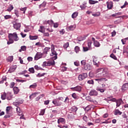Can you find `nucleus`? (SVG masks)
Wrapping results in <instances>:
<instances>
[{
	"instance_id": "f257e3e1",
	"label": "nucleus",
	"mask_w": 128,
	"mask_h": 128,
	"mask_svg": "<svg viewBox=\"0 0 128 128\" xmlns=\"http://www.w3.org/2000/svg\"><path fill=\"white\" fill-rule=\"evenodd\" d=\"M50 56H52V60H56L58 58V54L54 50V46L52 45L51 54H50Z\"/></svg>"
},
{
	"instance_id": "f03ea898",
	"label": "nucleus",
	"mask_w": 128,
	"mask_h": 128,
	"mask_svg": "<svg viewBox=\"0 0 128 128\" xmlns=\"http://www.w3.org/2000/svg\"><path fill=\"white\" fill-rule=\"evenodd\" d=\"M46 57V54H44V53H42L40 52H38L34 56V60H40V58H44Z\"/></svg>"
},
{
	"instance_id": "7ed1b4c3",
	"label": "nucleus",
	"mask_w": 128,
	"mask_h": 128,
	"mask_svg": "<svg viewBox=\"0 0 128 128\" xmlns=\"http://www.w3.org/2000/svg\"><path fill=\"white\" fill-rule=\"evenodd\" d=\"M8 38H10L13 39L15 42H18V34H16V32H14L13 34H8Z\"/></svg>"
},
{
	"instance_id": "20e7f679",
	"label": "nucleus",
	"mask_w": 128,
	"mask_h": 128,
	"mask_svg": "<svg viewBox=\"0 0 128 128\" xmlns=\"http://www.w3.org/2000/svg\"><path fill=\"white\" fill-rule=\"evenodd\" d=\"M102 72V74L104 75V76H107L108 74V70L106 68L98 70V72Z\"/></svg>"
},
{
	"instance_id": "39448f33",
	"label": "nucleus",
	"mask_w": 128,
	"mask_h": 128,
	"mask_svg": "<svg viewBox=\"0 0 128 128\" xmlns=\"http://www.w3.org/2000/svg\"><path fill=\"white\" fill-rule=\"evenodd\" d=\"M52 102L56 106H60L61 104H62V102L58 99H54Z\"/></svg>"
},
{
	"instance_id": "423d86ee",
	"label": "nucleus",
	"mask_w": 128,
	"mask_h": 128,
	"mask_svg": "<svg viewBox=\"0 0 128 128\" xmlns=\"http://www.w3.org/2000/svg\"><path fill=\"white\" fill-rule=\"evenodd\" d=\"M22 104H24V100L19 98L16 100V102L13 103V104L16 106H20Z\"/></svg>"
},
{
	"instance_id": "0eeeda50",
	"label": "nucleus",
	"mask_w": 128,
	"mask_h": 128,
	"mask_svg": "<svg viewBox=\"0 0 128 128\" xmlns=\"http://www.w3.org/2000/svg\"><path fill=\"white\" fill-rule=\"evenodd\" d=\"M88 78V74L87 73H84L82 74H80L78 76V78L79 80H84V78Z\"/></svg>"
},
{
	"instance_id": "6e6552de",
	"label": "nucleus",
	"mask_w": 128,
	"mask_h": 128,
	"mask_svg": "<svg viewBox=\"0 0 128 128\" xmlns=\"http://www.w3.org/2000/svg\"><path fill=\"white\" fill-rule=\"evenodd\" d=\"M70 90L74 92H82V86H78L74 88H71Z\"/></svg>"
},
{
	"instance_id": "1a4fd4ad",
	"label": "nucleus",
	"mask_w": 128,
	"mask_h": 128,
	"mask_svg": "<svg viewBox=\"0 0 128 128\" xmlns=\"http://www.w3.org/2000/svg\"><path fill=\"white\" fill-rule=\"evenodd\" d=\"M98 92L94 90H91L89 92V96H98Z\"/></svg>"
},
{
	"instance_id": "9d476101",
	"label": "nucleus",
	"mask_w": 128,
	"mask_h": 128,
	"mask_svg": "<svg viewBox=\"0 0 128 128\" xmlns=\"http://www.w3.org/2000/svg\"><path fill=\"white\" fill-rule=\"evenodd\" d=\"M86 100H88V102H93V104H98V102H96V100H92V98L90 97V96H86Z\"/></svg>"
},
{
	"instance_id": "9b49d317",
	"label": "nucleus",
	"mask_w": 128,
	"mask_h": 128,
	"mask_svg": "<svg viewBox=\"0 0 128 128\" xmlns=\"http://www.w3.org/2000/svg\"><path fill=\"white\" fill-rule=\"evenodd\" d=\"M92 42H94V44L96 48L100 47V42L96 40V39L94 37L92 38Z\"/></svg>"
},
{
	"instance_id": "f8f14e48",
	"label": "nucleus",
	"mask_w": 128,
	"mask_h": 128,
	"mask_svg": "<svg viewBox=\"0 0 128 128\" xmlns=\"http://www.w3.org/2000/svg\"><path fill=\"white\" fill-rule=\"evenodd\" d=\"M76 110H78V107L76 106H72L70 109H69L70 112H74L76 114Z\"/></svg>"
},
{
	"instance_id": "ddd939ff",
	"label": "nucleus",
	"mask_w": 128,
	"mask_h": 128,
	"mask_svg": "<svg viewBox=\"0 0 128 128\" xmlns=\"http://www.w3.org/2000/svg\"><path fill=\"white\" fill-rule=\"evenodd\" d=\"M56 63L54 62V60H50L47 62V66H54Z\"/></svg>"
},
{
	"instance_id": "4468645a",
	"label": "nucleus",
	"mask_w": 128,
	"mask_h": 128,
	"mask_svg": "<svg viewBox=\"0 0 128 128\" xmlns=\"http://www.w3.org/2000/svg\"><path fill=\"white\" fill-rule=\"evenodd\" d=\"M93 64L94 66H98L99 62L98 60V58H96V56L93 57Z\"/></svg>"
},
{
	"instance_id": "2eb2a0df",
	"label": "nucleus",
	"mask_w": 128,
	"mask_h": 128,
	"mask_svg": "<svg viewBox=\"0 0 128 128\" xmlns=\"http://www.w3.org/2000/svg\"><path fill=\"white\" fill-rule=\"evenodd\" d=\"M106 4L107 8L108 10H112V8L114 6V3L112 2H107Z\"/></svg>"
},
{
	"instance_id": "dca6fc26",
	"label": "nucleus",
	"mask_w": 128,
	"mask_h": 128,
	"mask_svg": "<svg viewBox=\"0 0 128 128\" xmlns=\"http://www.w3.org/2000/svg\"><path fill=\"white\" fill-rule=\"evenodd\" d=\"M13 26L15 30H20V28L21 24L20 23L16 22L14 24Z\"/></svg>"
},
{
	"instance_id": "f3484780",
	"label": "nucleus",
	"mask_w": 128,
	"mask_h": 128,
	"mask_svg": "<svg viewBox=\"0 0 128 128\" xmlns=\"http://www.w3.org/2000/svg\"><path fill=\"white\" fill-rule=\"evenodd\" d=\"M128 88V83L124 84L122 88V92H126Z\"/></svg>"
},
{
	"instance_id": "a211bd4d",
	"label": "nucleus",
	"mask_w": 128,
	"mask_h": 128,
	"mask_svg": "<svg viewBox=\"0 0 128 128\" xmlns=\"http://www.w3.org/2000/svg\"><path fill=\"white\" fill-rule=\"evenodd\" d=\"M38 94H40V93L38 92H35L33 94H32L30 96V100H32V98H34Z\"/></svg>"
},
{
	"instance_id": "6ab92c4d",
	"label": "nucleus",
	"mask_w": 128,
	"mask_h": 128,
	"mask_svg": "<svg viewBox=\"0 0 128 128\" xmlns=\"http://www.w3.org/2000/svg\"><path fill=\"white\" fill-rule=\"evenodd\" d=\"M122 102H124L122 98H119L118 100H116V106H120Z\"/></svg>"
},
{
	"instance_id": "aec40b11",
	"label": "nucleus",
	"mask_w": 128,
	"mask_h": 128,
	"mask_svg": "<svg viewBox=\"0 0 128 128\" xmlns=\"http://www.w3.org/2000/svg\"><path fill=\"white\" fill-rule=\"evenodd\" d=\"M95 80H96V82H98V84H100V82H106L108 80L106 79V78H103L95 79Z\"/></svg>"
},
{
	"instance_id": "412c9836",
	"label": "nucleus",
	"mask_w": 128,
	"mask_h": 128,
	"mask_svg": "<svg viewBox=\"0 0 128 128\" xmlns=\"http://www.w3.org/2000/svg\"><path fill=\"white\" fill-rule=\"evenodd\" d=\"M12 98V92H7L6 100H10Z\"/></svg>"
},
{
	"instance_id": "4be33fe9",
	"label": "nucleus",
	"mask_w": 128,
	"mask_h": 128,
	"mask_svg": "<svg viewBox=\"0 0 128 128\" xmlns=\"http://www.w3.org/2000/svg\"><path fill=\"white\" fill-rule=\"evenodd\" d=\"M122 112H120L118 110H116L114 111V116H120V115H122Z\"/></svg>"
},
{
	"instance_id": "5701e85b",
	"label": "nucleus",
	"mask_w": 128,
	"mask_h": 128,
	"mask_svg": "<svg viewBox=\"0 0 128 128\" xmlns=\"http://www.w3.org/2000/svg\"><path fill=\"white\" fill-rule=\"evenodd\" d=\"M66 120L64 118H60L58 120V124H65Z\"/></svg>"
},
{
	"instance_id": "b1692460",
	"label": "nucleus",
	"mask_w": 128,
	"mask_h": 128,
	"mask_svg": "<svg viewBox=\"0 0 128 128\" xmlns=\"http://www.w3.org/2000/svg\"><path fill=\"white\" fill-rule=\"evenodd\" d=\"M50 48H48V47H46L44 48V52L43 54H48V52H50Z\"/></svg>"
},
{
	"instance_id": "393cba45",
	"label": "nucleus",
	"mask_w": 128,
	"mask_h": 128,
	"mask_svg": "<svg viewBox=\"0 0 128 128\" xmlns=\"http://www.w3.org/2000/svg\"><path fill=\"white\" fill-rule=\"evenodd\" d=\"M16 66H11L8 72H14V70H16Z\"/></svg>"
},
{
	"instance_id": "a878e982",
	"label": "nucleus",
	"mask_w": 128,
	"mask_h": 128,
	"mask_svg": "<svg viewBox=\"0 0 128 128\" xmlns=\"http://www.w3.org/2000/svg\"><path fill=\"white\" fill-rule=\"evenodd\" d=\"M14 94H18L20 92V89L16 86H15L13 88Z\"/></svg>"
},
{
	"instance_id": "bb28decb",
	"label": "nucleus",
	"mask_w": 128,
	"mask_h": 128,
	"mask_svg": "<svg viewBox=\"0 0 128 128\" xmlns=\"http://www.w3.org/2000/svg\"><path fill=\"white\" fill-rule=\"evenodd\" d=\"M80 8L81 10H86V2H84L82 5L80 6Z\"/></svg>"
},
{
	"instance_id": "cd10ccee",
	"label": "nucleus",
	"mask_w": 128,
	"mask_h": 128,
	"mask_svg": "<svg viewBox=\"0 0 128 128\" xmlns=\"http://www.w3.org/2000/svg\"><path fill=\"white\" fill-rule=\"evenodd\" d=\"M76 25H71L67 28V30H74L76 28Z\"/></svg>"
},
{
	"instance_id": "c85d7f7f",
	"label": "nucleus",
	"mask_w": 128,
	"mask_h": 128,
	"mask_svg": "<svg viewBox=\"0 0 128 128\" xmlns=\"http://www.w3.org/2000/svg\"><path fill=\"white\" fill-rule=\"evenodd\" d=\"M16 110L19 116H22V110H20V107H17Z\"/></svg>"
},
{
	"instance_id": "c756f323",
	"label": "nucleus",
	"mask_w": 128,
	"mask_h": 128,
	"mask_svg": "<svg viewBox=\"0 0 128 128\" xmlns=\"http://www.w3.org/2000/svg\"><path fill=\"white\" fill-rule=\"evenodd\" d=\"M45 30L46 28H44V26H40V29L38 30V32H42V34H44Z\"/></svg>"
},
{
	"instance_id": "7c9ffc66",
	"label": "nucleus",
	"mask_w": 128,
	"mask_h": 128,
	"mask_svg": "<svg viewBox=\"0 0 128 128\" xmlns=\"http://www.w3.org/2000/svg\"><path fill=\"white\" fill-rule=\"evenodd\" d=\"M22 50H23V52L26 50V46H21L20 49L19 50V52H22Z\"/></svg>"
},
{
	"instance_id": "2f4dec72",
	"label": "nucleus",
	"mask_w": 128,
	"mask_h": 128,
	"mask_svg": "<svg viewBox=\"0 0 128 128\" xmlns=\"http://www.w3.org/2000/svg\"><path fill=\"white\" fill-rule=\"evenodd\" d=\"M96 78H103V76H104V74H103L102 71H101L96 74Z\"/></svg>"
},
{
	"instance_id": "473e14b6",
	"label": "nucleus",
	"mask_w": 128,
	"mask_h": 128,
	"mask_svg": "<svg viewBox=\"0 0 128 128\" xmlns=\"http://www.w3.org/2000/svg\"><path fill=\"white\" fill-rule=\"evenodd\" d=\"M78 12H74L72 15V18H76L78 16Z\"/></svg>"
},
{
	"instance_id": "72a5a7b5",
	"label": "nucleus",
	"mask_w": 128,
	"mask_h": 128,
	"mask_svg": "<svg viewBox=\"0 0 128 128\" xmlns=\"http://www.w3.org/2000/svg\"><path fill=\"white\" fill-rule=\"evenodd\" d=\"M7 98V94L6 92H4L2 94L1 96V98L2 100H4Z\"/></svg>"
},
{
	"instance_id": "f704fd0d",
	"label": "nucleus",
	"mask_w": 128,
	"mask_h": 128,
	"mask_svg": "<svg viewBox=\"0 0 128 128\" xmlns=\"http://www.w3.org/2000/svg\"><path fill=\"white\" fill-rule=\"evenodd\" d=\"M98 2L96 0H89V4H98Z\"/></svg>"
},
{
	"instance_id": "c9c22d12",
	"label": "nucleus",
	"mask_w": 128,
	"mask_h": 128,
	"mask_svg": "<svg viewBox=\"0 0 128 128\" xmlns=\"http://www.w3.org/2000/svg\"><path fill=\"white\" fill-rule=\"evenodd\" d=\"M9 40L7 42L8 44H14V40L11 38L10 37H8Z\"/></svg>"
},
{
	"instance_id": "e433bc0d",
	"label": "nucleus",
	"mask_w": 128,
	"mask_h": 128,
	"mask_svg": "<svg viewBox=\"0 0 128 128\" xmlns=\"http://www.w3.org/2000/svg\"><path fill=\"white\" fill-rule=\"evenodd\" d=\"M38 36H30V40H38Z\"/></svg>"
},
{
	"instance_id": "4c0bfd02",
	"label": "nucleus",
	"mask_w": 128,
	"mask_h": 128,
	"mask_svg": "<svg viewBox=\"0 0 128 128\" xmlns=\"http://www.w3.org/2000/svg\"><path fill=\"white\" fill-rule=\"evenodd\" d=\"M46 6V2H43L42 4L39 5V8H45Z\"/></svg>"
},
{
	"instance_id": "58836bf2",
	"label": "nucleus",
	"mask_w": 128,
	"mask_h": 128,
	"mask_svg": "<svg viewBox=\"0 0 128 128\" xmlns=\"http://www.w3.org/2000/svg\"><path fill=\"white\" fill-rule=\"evenodd\" d=\"M34 68L35 70H44V69H43L42 68H41L40 66H38V65H36L34 66Z\"/></svg>"
},
{
	"instance_id": "ea45409f",
	"label": "nucleus",
	"mask_w": 128,
	"mask_h": 128,
	"mask_svg": "<svg viewBox=\"0 0 128 128\" xmlns=\"http://www.w3.org/2000/svg\"><path fill=\"white\" fill-rule=\"evenodd\" d=\"M92 16H95L96 18L98 16H100V12H96L94 14H92Z\"/></svg>"
},
{
	"instance_id": "a19ab883",
	"label": "nucleus",
	"mask_w": 128,
	"mask_h": 128,
	"mask_svg": "<svg viewBox=\"0 0 128 128\" xmlns=\"http://www.w3.org/2000/svg\"><path fill=\"white\" fill-rule=\"evenodd\" d=\"M84 69L86 70H90V65L86 64L84 66Z\"/></svg>"
},
{
	"instance_id": "79ce46f5",
	"label": "nucleus",
	"mask_w": 128,
	"mask_h": 128,
	"mask_svg": "<svg viewBox=\"0 0 128 128\" xmlns=\"http://www.w3.org/2000/svg\"><path fill=\"white\" fill-rule=\"evenodd\" d=\"M14 10V6L12 5H10V6L7 9V12H12Z\"/></svg>"
},
{
	"instance_id": "37998d69",
	"label": "nucleus",
	"mask_w": 128,
	"mask_h": 128,
	"mask_svg": "<svg viewBox=\"0 0 128 128\" xmlns=\"http://www.w3.org/2000/svg\"><path fill=\"white\" fill-rule=\"evenodd\" d=\"M87 84H94V80H90L87 81Z\"/></svg>"
},
{
	"instance_id": "c03bdc74",
	"label": "nucleus",
	"mask_w": 128,
	"mask_h": 128,
	"mask_svg": "<svg viewBox=\"0 0 128 128\" xmlns=\"http://www.w3.org/2000/svg\"><path fill=\"white\" fill-rule=\"evenodd\" d=\"M36 83H34L30 86V88H36Z\"/></svg>"
},
{
	"instance_id": "a18cd8bd",
	"label": "nucleus",
	"mask_w": 128,
	"mask_h": 128,
	"mask_svg": "<svg viewBox=\"0 0 128 128\" xmlns=\"http://www.w3.org/2000/svg\"><path fill=\"white\" fill-rule=\"evenodd\" d=\"M74 50L76 52V53L78 54V52H80V50L78 46H76L74 48Z\"/></svg>"
},
{
	"instance_id": "49530a36",
	"label": "nucleus",
	"mask_w": 128,
	"mask_h": 128,
	"mask_svg": "<svg viewBox=\"0 0 128 128\" xmlns=\"http://www.w3.org/2000/svg\"><path fill=\"white\" fill-rule=\"evenodd\" d=\"M8 60L10 62H12L14 60V56H10L9 57H8Z\"/></svg>"
},
{
	"instance_id": "de8ad7c7",
	"label": "nucleus",
	"mask_w": 128,
	"mask_h": 128,
	"mask_svg": "<svg viewBox=\"0 0 128 128\" xmlns=\"http://www.w3.org/2000/svg\"><path fill=\"white\" fill-rule=\"evenodd\" d=\"M68 46H70L68 42H67L64 44V48H66V49L68 48Z\"/></svg>"
},
{
	"instance_id": "09e8293b",
	"label": "nucleus",
	"mask_w": 128,
	"mask_h": 128,
	"mask_svg": "<svg viewBox=\"0 0 128 128\" xmlns=\"http://www.w3.org/2000/svg\"><path fill=\"white\" fill-rule=\"evenodd\" d=\"M28 70L31 72V74H34V68H30Z\"/></svg>"
},
{
	"instance_id": "8fccbe9b",
	"label": "nucleus",
	"mask_w": 128,
	"mask_h": 128,
	"mask_svg": "<svg viewBox=\"0 0 128 128\" xmlns=\"http://www.w3.org/2000/svg\"><path fill=\"white\" fill-rule=\"evenodd\" d=\"M47 24L50 26H52V24H54V21H52V20H48L47 21Z\"/></svg>"
},
{
	"instance_id": "3c124183",
	"label": "nucleus",
	"mask_w": 128,
	"mask_h": 128,
	"mask_svg": "<svg viewBox=\"0 0 128 128\" xmlns=\"http://www.w3.org/2000/svg\"><path fill=\"white\" fill-rule=\"evenodd\" d=\"M96 90L100 92H104V88H97Z\"/></svg>"
},
{
	"instance_id": "603ef678",
	"label": "nucleus",
	"mask_w": 128,
	"mask_h": 128,
	"mask_svg": "<svg viewBox=\"0 0 128 128\" xmlns=\"http://www.w3.org/2000/svg\"><path fill=\"white\" fill-rule=\"evenodd\" d=\"M44 74H46V73H42V74H40L38 73L36 75V76H37V78H40L42 76H44Z\"/></svg>"
},
{
	"instance_id": "864d4df0",
	"label": "nucleus",
	"mask_w": 128,
	"mask_h": 128,
	"mask_svg": "<svg viewBox=\"0 0 128 128\" xmlns=\"http://www.w3.org/2000/svg\"><path fill=\"white\" fill-rule=\"evenodd\" d=\"M110 57L112 58H113L114 60H117L118 58H116V56L114 54H112L110 56Z\"/></svg>"
},
{
	"instance_id": "5fc2aeb1",
	"label": "nucleus",
	"mask_w": 128,
	"mask_h": 128,
	"mask_svg": "<svg viewBox=\"0 0 128 128\" xmlns=\"http://www.w3.org/2000/svg\"><path fill=\"white\" fill-rule=\"evenodd\" d=\"M128 3L126 1L125 2L124 4L121 6V8H124L126 6H128Z\"/></svg>"
},
{
	"instance_id": "6e6d98bb",
	"label": "nucleus",
	"mask_w": 128,
	"mask_h": 128,
	"mask_svg": "<svg viewBox=\"0 0 128 128\" xmlns=\"http://www.w3.org/2000/svg\"><path fill=\"white\" fill-rule=\"evenodd\" d=\"M112 76H114V74H112V73H108V74L106 76V78H112Z\"/></svg>"
},
{
	"instance_id": "4d7b16f0",
	"label": "nucleus",
	"mask_w": 128,
	"mask_h": 128,
	"mask_svg": "<svg viewBox=\"0 0 128 128\" xmlns=\"http://www.w3.org/2000/svg\"><path fill=\"white\" fill-rule=\"evenodd\" d=\"M81 64L82 66H86V60H82L81 61Z\"/></svg>"
},
{
	"instance_id": "13d9d810",
	"label": "nucleus",
	"mask_w": 128,
	"mask_h": 128,
	"mask_svg": "<svg viewBox=\"0 0 128 128\" xmlns=\"http://www.w3.org/2000/svg\"><path fill=\"white\" fill-rule=\"evenodd\" d=\"M45 112H46L45 110H41L40 112V116H44V114Z\"/></svg>"
},
{
	"instance_id": "bf43d9fd",
	"label": "nucleus",
	"mask_w": 128,
	"mask_h": 128,
	"mask_svg": "<svg viewBox=\"0 0 128 128\" xmlns=\"http://www.w3.org/2000/svg\"><path fill=\"white\" fill-rule=\"evenodd\" d=\"M92 42H88V48H89V50H92Z\"/></svg>"
},
{
	"instance_id": "052dcab7",
	"label": "nucleus",
	"mask_w": 128,
	"mask_h": 128,
	"mask_svg": "<svg viewBox=\"0 0 128 128\" xmlns=\"http://www.w3.org/2000/svg\"><path fill=\"white\" fill-rule=\"evenodd\" d=\"M20 10L23 12V14H26V8L24 7L23 8H20Z\"/></svg>"
},
{
	"instance_id": "680f3d73",
	"label": "nucleus",
	"mask_w": 128,
	"mask_h": 128,
	"mask_svg": "<svg viewBox=\"0 0 128 128\" xmlns=\"http://www.w3.org/2000/svg\"><path fill=\"white\" fill-rule=\"evenodd\" d=\"M10 106H7L6 108V114H8L10 112Z\"/></svg>"
},
{
	"instance_id": "e2e57ef3",
	"label": "nucleus",
	"mask_w": 128,
	"mask_h": 128,
	"mask_svg": "<svg viewBox=\"0 0 128 128\" xmlns=\"http://www.w3.org/2000/svg\"><path fill=\"white\" fill-rule=\"evenodd\" d=\"M12 16L10 15H6L4 16L5 20H8V18H11Z\"/></svg>"
},
{
	"instance_id": "0e129e2a",
	"label": "nucleus",
	"mask_w": 128,
	"mask_h": 128,
	"mask_svg": "<svg viewBox=\"0 0 128 128\" xmlns=\"http://www.w3.org/2000/svg\"><path fill=\"white\" fill-rule=\"evenodd\" d=\"M42 66H43V68H44L46 66H48V62H44L42 64Z\"/></svg>"
},
{
	"instance_id": "69168bd1",
	"label": "nucleus",
	"mask_w": 128,
	"mask_h": 128,
	"mask_svg": "<svg viewBox=\"0 0 128 128\" xmlns=\"http://www.w3.org/2000/svg\"><path fill=\"white\" fill-rule=\"evenodd\" d=\"M90 50V49L89 48L83 47V50H84V52H88V50Z\"/></svg>"
},
{
	"instance_id": "338daca9",
	"label": "nucleus",
	"mask_w": 128,
	"mask_h": 128,
	"mask_svg": "<svg viewBox=\"0 0 128 128\" xmlns=\"http://www.w3.org/2000/svg\"><path fill=\"white\" fill-rule=\"evenodd\" d=\"M28 62H32V56H29L27 58Z\"/></svg>"
},
{
	"instance_id": "774afa93",
	"label": "nucleus",
	"mask_w": 128,
	"mask_h": 128,
	"mask_svg": "<svg viewBox=\"0 0 128 128\" xmlns=\"http://www.w3.org/2000/svg\"><path fill=\"white\" fill-rule=\"evenodd\" d=\"M14 82H12L10 83V88H14Z\"/></svg>"
}]
</instances>
